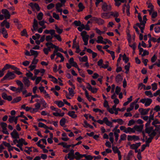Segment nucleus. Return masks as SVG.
<instances>
[{"instance_id": "50", "label": "nucleus", "mask_w": 160, "mask_h": 160, "mask_svg": "<svg viewBox=\"0 0 160 160\" xmlns=\"http://www.w3.org/2000/svg\"><path fill=\"white\" fill-rule=\"evenodd\" d=\"M126 134L123 133L120 136V139L121 140H126Z\"/></svg>"}, {"instance_id": "64", "label": "nucleus", "mask_w": 160, "mask_h": 160, "mask_svg": "<svg viewBox=\"0 0 160 160\" xmlns=\"http://www.w3.org/2000/svg\"><path fill=\"white\" fill-rule=\"evenodd\" d=\"M93 158V157L91 155H87L86 157V160H92Z\"/></svg>"}, {"instance_id": "23", "label": "nucleus", "mask_w": 160, "mask_h": 160, "mask_svg": "<svg viewBox=\"0 0 160 160\" xmlns=\"http://www.w3.org/2000/svg\"><path fill=\"white\" fill-rule=\"evenodd\" d=\"M79 61L81 62H86L88 60V57L86 56H85L82 58L79 57Z\"/></svg>"}, {"instance_id": "14", "label": "nucleus", "mask_w": 160, "mask_h": 160, "mask_svg": "<svg viewBox=\"0 0 160 160\" xmlns=\"http://www.w3.org/2000/svg\"><path fill=\"white\" fill-rule=\"evenodd\" d=\"M124 132L125 133H130L131 132H135V130L134 128H131L129 127L127 128V129H125L124 131Z\"/></svg>"}, {"instance_id": "32", "label": "nucleus", "mask_w": 160, "mask_h": 160, "mask_svg": "<svg viewBox=\"0 0 160 160\" xmlns=\"http://www.w3.org/2000/svg\"><path fill=\"white\" fill-rule=\"evenodd\" d=\"M38 126L39 127L43 128L46 129H47V126L46 125L41 122L38 123Z\"/></svg>"}, {"instance_id": "2", "label": "nucleus", "mask_w": 160, "mask_h": 160, "mask_svg": "<svg viewBox=\"0 0 160 160\" xmlns=\"http://www.w3.org/2000/svg\"><path fill=\"white\" fill-rule=\"evenodd\" d=\"M101 8L104 12H109L112 10L111 6L110 5H108L105 2H103Z\"/></svg>"}, {"instance_id": "4", "label": "nucleus", "mask_w": 160, "mask_h": 160, "mask_svg": "<svg viewBox=\"0 0 160 160\" xmlns=\"http://www.w3.org/2000/svg\"><path fill=\"white\" fill-rule=\"evenodd\" d=\"M112 149L114 153H117L118 157V160H121L122 156L120 151L119 150L117 147H115L113 145L112 146Z\"/></svg>"}, {"instance_id": "54", "label": "nucleus", "mask_w": 160, "mask_h": 160, "mask_svg": "<svg viewBox=\"0 0 160 160\" xmlns=\"http://www.w3.org/2000/svg\"><path fill=\"white\" fill-rule=\"evenodd\" d=\"M53 37H55L58 41L60 42L62 41L61 38L59 35H54Z\"/></svg>"}, {"instance_id": "1", "label": "nucleus", "mask_w": 160, "mask_h": 160, "mask_svg": "<svg viewBox=\"0 0 160 160\" xmlns=\"http://www.w3.org/2000/svg\"><path fill=\"white\" fill-rule=\"evenodd\" d=\"M16 77V76L13 72H11L9 71H8L7 73L3 77V78L1 79V81H2L7 79L8 80L13 79H14Z\"/></svg>"}, {"instance_id": "6", "label": "nucleus", "mask_w": 160, "mask_h": 160, "mask_svg": "<svg viewBox=\"0 0 160 160\" xmlns=\"http://www.w3.org/2000/svg\"><path fill=\"white\" fill-rule=\"evenodd\" d=\"M0 125L2 129V132L4 134L8 135L9 133L8 131L7 130V124L6 122H2L1 123Z\"/></svg>"}, {"instance_id": "57", "label": "nucleus", "mask_w": 160, "mask_h": 160, "mask_svg": "<svg viewBox=\"0 0 160 160\" xmlns=\"http://www.w3.org/2000/svg\"><path fill=\"white\" fill-rule=\"evenodd\" d=\"M158 16V13L157 12H154L152 13L151 17L152 18H155Z\"/></svg>"}, {"instance_id": "30", "label": "nucleus", "mask_w": 160, "mask_h": 160, "mask_svg": "<svg viewBox=\"0 0 160 160\" xmlns=\"http://www.w3.org/2000/svg\"><path fill=\"white\" fill-rule=\"evenodd\" d=\"M45 45L47 47H48V46L49 45H51L50 47V48H55L57 47L56 46L53 44L51 42H48L46 43Z\"/></svg>"}, {"instance_id": "9", "label": "nucleus", "mask_w": 160, "mask_h": 160, "mask_svg": "<svg viewBox=\"0 0 160 160\" xmlns=\"http://www.w3.org/2000/svg\"><path fill=\"white\" fill-rule=\"evenodd\" d=\"M150 110V108L146 109H143L142 108H139V111L140 112L141 115H146L148 113Z\"/></svg>"}, {"instance_id": "10", "label": "nucleus", "mask_w": 160, "mask_h": 160, "mask_svg": "<svg viewBox=\"0 0 160 160\" xmlns=\"http://www.w3.org/2000/svg\"><path fill=\"white\" fill-rule=\"evenodd\" d=\"M2 33L3 35V37L6 38H8V34L7 32V31L6 29L4 28H3L2 29H0V33Z\"/></svg>"}, {"instance_id": "12", "label": "nucleus", "mask_w": 160, "mask_h": 160, "mask_svg": "<svg viewBox=\"0 0 160 160\" xmlns=\"http://www.w3.org/2000/svg\"><path fill=\"white\" fill-rule=\"evenodd\" d=\"M143 127V125H141L140 126L135 125L134 127V128L135 130L141 132L142 131Z\"/></svg>"}, {"instance_id": "45", "label": "nucleus", "mask_w": 160, "mask_h": 160, "mask_svg": "<svg viewBox=\"0 0 160 160\" xmlns=\"http://www.w3.org/2000/svg\"><path fill=\"white\" fill-rule=\"evenodd\" d=\"M42 78L41 77H37L35 81V84H38L41 81Z\"/></svg>"}, {"instance_id": "37", "label": "nucleus", "mask_w": 160, "mask_h": 160, "mask_svg": "<svg viewBox=\"0 0 160 160\" xmlns=\"http://www.w3.org/2000/svg\"><path fill=\"white\" fill-rule=\"evenodd\" d=\"M43 14L42 12H39L37 16V18L39 20H41L42 19Z\"/></svg>"}, {"instance_id": "31", "label": "nucleus", "mask_w": 160, "mask_h": 160, "mask_svg": "<svg viewBox=\"0 0 160 160\" xmlns=\"http://www.w3.org/2000/svg\"><path fill=\"white\" fill-rule=\"evenodd\" d=\"M55 29L57 33L59 34H61L63 32V29L59 28L57 25H55Z\"/></svg>"}, {"instance_id": "56", "label": "nucleus", "mask_w": 160, "mask_h": 160, "mask_svg": "<svg viewBox=\"0 0 160 160\" xmlns=\"http://www.w3.org/2000/svg\"><path fill=\"white\" fill-rule=\"evenodd\" d=\"M58 145H62L64 148H66L67 146V143L65 142H61L58 144Z\"/></svg>"}, {"instance_id": "13", "label": "nucleus", "mask_w": 160, "mask_h": 160, "mask_svg": "<svg viewBox=\"0 0 160 160\" xmlns=\"http://www.w3.org/2000/svg\"><path fill=\"white\" fill-rule=\"evenodd\" d=\"M57 48H55V49L53 52V54H51L50 56V58L51 60H53L54 58L55 54V53L58 52V51L59 48L58 46H57Z\"/></svg>"}, {"instance_id": "11", "label": "nucleus", "mask_w": 160, "mask_h": 160, "mask_svg": "<svg viewBox=\"0 0 160 160\" xmlns=\"http://www.w3.org/2000/svg\"><path fill=\"white\" fill-rule=\"evenodd\" d=\"M23 82H24L25 85L28 87L30 85V81L26 77H23Z\"/></svg>"}, {"instance_id": "60", "label": "nucleus", "mask_w": 160, "mask_h": 160, "mask_svg": "<svg viewBox=\"0 0 160 160\" xmlns=\"http://www.w3.org/2000/svg\"><path fill=\"white\" fill-rule=\"evenodd\" d=\"M36 58H34L33 59V60L32 62V64H37L38 63V59H36Z\"/></svg>"}, {"instance_id": "8", "label": "nucleus", "mask_w": 160, "mask_h": 160, "mask_svg": "<svg viewBox=\"0 0 160 160\" xmlns=\"http://www.w3.org/2000/svg\"><path fill=\"white\" fill-rule=\"evenodd\" d=\"M10 134L12 138L13 139H18L19 138V134L15 129L13 130V131L10 133Z\"/></svg>"}, {"instance_id": "42", "label": "nucleus", "mask_w": 160, "mask_h": 160, "mask_svg": "<svg viewBox=\"0 0 160 160\" xmlns=\"http://www.w3.org/2000/svg\"><path fill=\"white\" fill-rule=\"evenodd\" d=\"M103 37L101 36H99L98 37V40L97 41V42L98 43H101L102 42L103 40Z\"/></svg>"}, {"instance_id": "49", "label": "nucleus", "mask_w": 160, "mask_h": 160, "mask_svg": "<svg viewBox=\"0 0 160 160\" xmlns=\"http://www.w3.org/2000/svg\"><path fill=\"white\" fill-rule=\"evenodd\" d=\"M157 59V57L156 56L155 54L153 55L151 59V61L152 62H154Z\"/></svg>"}, {"instance_id": "44", "label": "nucleus", "mask_w": 160, "mask_h": 160, "mask_svg": "<svg viewBox=\"0 0 160 160\" xmlns=\"http://www.w3.org/2000/svg\"><path fill=\"white\" fill-rule=\"evenodd\" d=\"M152 89L153 91H155L157 89V84L156 83L154 82L152 84Z\"/></svg>"}, {"instance_id": "34", "label": "nucleus", "mask_w": 160, "mask_h": 160, "mask_svg": "<svg viewBox=\"0 0 160 160\" xmlns=\"http://www.w3.org/2000/svg\"><path fill=\"white\" fill-rule=\"evenodd\" d=\"M108 12L107 13H102L101 14V17L102 18H109V17H108Z\"/></svg>"}, {"instance_id": "20", "label": "nucleus", "mask_w": 160, "mask_h": 160, "mask_svg": "<svg viewBox=\"0 0 160 160\" xmlns=\"http://www.w3.org/2000/svg\"><path fill=\"white\" fill-rule=\"evenodd\" d=\"M54 103L57 104L59 108L62 107L64 105V103L61 101H55Z\"/></svg>"}, {"instance_id": "47", "label": "nucleus", "mask_w": 160, "mask_h": 160, "mask_svg": "<svg viewBox=\"0 0 160 160\" xmlns=\"http://www.w3.org/2000/svg\"><path fill=\"white\" fill-rule=\"evenodd\" d=\"M121 91V88L118 86H117L116 88L115 92L117 94H118Z\"/></svg>"}, {"instance_id": "17", "label": "nucleus", "mask_w": 160, "mask_h": 160, "mask_svg": "<svg viewBox=\"0 0 160 160\" xmlns=\"http://www.w3.org/2000/svg\"><path fill=\"white\" fill-rule=\"evenodd\" d=\"M38 22L36 19H34V22L32 26L34 30H37L38 27Z\"/></svg>"}, {"instance_id": "16", "label": "nucleus", "mask_w": 160, "mask_h": 160, "mask_svg": "<svg viewBox=\"0 0 160 160\" xmlns=\"http://www.w3.org/2000/svg\"><path fill=\"white\" fill-rule=\"evenodd\" d=\"M75 113V112L74 111H69L68 114L72 118H76L77 117V116Z\"/></svg>"}, {"instance_id": "5", "label": "nucleus", "mask_w": 160, "mask_h": 160, "mask_svg": "<svg viewBox=\"0 0 160 160\" xmlns=\"http://www.w3.org/2000/svg\"><path fill=\"white\" fill-rule=\"evenodd\" d=\"M7 66H10V68L14 70V73L17 75H21L22 74V72L19 71V69L17 67L14 66L10 65L8 64H7Z\"/></svg>"}, {"instance_id": "29", "label": "nucleus", "mask_w": 160, "mask_h": 160, "mask_svg": "<svg viewBox=\"0 0 160 160\" xmlns=\"http://www.w3.org/2000/svg\"><path fill=\"white\" fill-rule=\"evenodd\" d=\"M122 57L123 60L124 61L125 63H127L129 61V58L127 57L125 53H124L123 56H122Z\"/></svg>"}, {"instance_id": "27", "label": "nucleus", "mask_w": 160, "mask_h": 160, "mask_svg": "<svg viewBox=\"0 0 160 160\" xmlns=\"http://www.w3.org/2000/svg\"><path fill=\"white\" fill-rule=\"evenodd\" d=\"M66 122V119L65 118H62L60 120L59 123L60 125L62 127H63L65 125Z\"/></svg>"}, {"instance_id": "25", "label": "nucleus", "mask_w": 160, "mask_h": 160, "mask_svg": "<svg viewBox=\"0 0 160 160\" xmlns=\"http://www.w3.org/2000/svg\"><path fill=\"white\" fill-rule=\"evenodd\" d=\"M17 84L20 86V90H22L23 88V85L21 81L17 80L16 81Z\"/></svg>"}, {"instance_id": "21", "label": "nucleus", "mask_w": 160, "mask_h": 160, "mask_svg": "<svg viewBox=\"0 0 160 160\" xmlns=\"http://www.w3.org/2000/svg\"><path fill=\"white\" fill-rule=\"evenodd\" d=\"M152 102V100L151 99L149 98H147L146 99V102L145 103V106H149Z\"/></svg>"}, {"instance_id": "38", "label": "nucleus", "mask_w": 160, "mask_h": 160, "mask_svg": "<svg viewBox=\"0 0 160 160\" xmlns=\"http://www.w3.org/2000/svg\"><path fill=\"white\" fill-rule=\"evenodd\" d=\"M72 24L75 25L76 26H80L81 24V22L80 21H75L72 23Z\"/></svg>"}, {"instance_id": "26", "label": "nucleus", "mask_w": 160, "mask_h": 160, "mask_svg": "<svg viewBox=\"0 0 160 160\" xmlns=\"http://www.w3.org/2000/svg\"><path fill=\"white\" fill-rule=\"evenodd\" d=\"M110 13H111V16H112L115 18H117L119 15L118 12L117 11H115L114 12H110Z\"/></svg>"}, {"instance_id": "28", "label": "nucleus", "mask_w": 160, "mask_h": 160, "mask_svg": "<svg viewBox=\"0 0 160 160\" xmlns=\"http://www.w3.org/2000/svg\"><path fill=\"white\" fill-rule=\"evenodd\" d=\"M21 36H25L26 37L28 36L27 30L26 29H24L21 32Z\"/></svg>"}, {"instance_id": "55", "label": "nucleus", "mask_w": 160, "mask_h": 160, "mask_svg": "<svg viewBox=\"0 0 160 160\" xmlns=\"http://www.w3.org/2000/svg\"><path fill=\"white\" fill-rule=\"evenodd\" d=\"M9 118L8 119V121L11 123L13 122L14 121V118H15L14 116H9Z\"/></svg>"}, {"instance_id": "58", "label": "nucleus", "mask_w": 160, "mask_h": 160, "mask_svg": "<svg viewBox=\"0 0 160 160\" xmlns=\"http://www.w3.org/2000/svg\"><path fill=\"white\" fill-rule=\"evenodd\" d=\"M160 123V122L157 119H156L155 120H154L152 123V125H156V124H157Z\"/></svg>"}, {"instance_id": "43", "label": "nucleus", "mask_w": 160, "mask_h": 160, "mask_svg": "<svg viewBox=\"0 0 160 160\" xmlns=\"http://www.w3.org/2000/svg\"><path fill=\"white\" fill-rule=\"evenodd\" d=\"M53 37L52 36H50V35L47 36L46 38V41L48 42H49L50 41H52V39L53 38Z\"/></svg>"}, {"instance_id": "63", "label": "nucleus", "mask_w": 160, "mask_h": 160, "mask_svg": "<svg viewBox=\"0 0 160 160\" xmlns=\"http://www.w3.org/2000/svg\"><path fill=\"white\" fill-rule=\"evenodd\" d=\"M154 31L156 33H158L160 32V27H156L154 28Z\"/></svg>"}, {"instance_id": "40", "label": "nucleus", "mask_w": 160, "mask_h": 160, "mask_svg": "<svg viewBox=\"0 0 160 160\" xmlns=\"http://www.w3.org/2000/svg\"><path fill=\"white\" fill-rule=\"evenodd\" d=\"M145 94L147 96H150V97L151 98L152 97H153L152 92L150 91H146L145 92Z\"/></svg>"}, {"instance_id": "3", "label": "nucleus", "mask_w": 160, "mask_h": 160, "mask_svg": "<svg viewBox=\"0 0 160 160\" xmlns=\"http://www.w3.org/2000/svg\"><path fill=\"white\" fill-rule=\"evenodd\" d=\"M96 22L99 25H101L103 24L105 22L104 21L100 18H98L97 17H93L91 19Z\"/></svg>"}, {"instance_id": "36", "label": "nucleus", "mask_w": 160, "mask_h": 160, "mask_svg": "<svg viewBox=\"0 0 160 160\" xmlns=\"http://www.w3.org/2000/svg\"><path fill=\"white\" fill-rule=\"evenodd\" d=\"M40 102L44 108L46 107L47 103L45 102L43 98H42L40 99Z\"/></svg>"}, {"instance_id": "35", "label": "nucleus", "mask_w": 160, "mask_h": 160, "mask_svg": "<svg viewBox=\"0 0 160 160\" xmlns=\"http://www.w3.org/2000/svg\"><path fill=\"white\" fill-rule=\"evenodd\" d=\"M68 90L69 95L72 96H74V93L73 89L72 88H68Z\"/></svg>"}, {"instance_id": "59", "label": "nucleus", "mask_w": 160, "mask_h": 160, "mask_svg": "<svg viewBox=\"0 0 160 160\" xmlns=\"http://www.w3.org/2000/svg\"><path fill=\"white\" fill-rule=\"evenodd\" d=\"M152 132L149 127H146L145 129V132L146 133L149 134Z\"/></svg>"}, {"instance_id": "24", "label": "nucleus", "mask_w": 160, "mask_h": 160, "mask_svg": "<svg viewBox=\"0 0 160 160\" xmlns=\"http://www.w3.org/2000/svg\"><path fill=\"white\" fill-rule=\"evenodd\" d=\"M75 159L77 160H79L81 159V154L77 152L75 153Z\"/></svg>"}, {"instance_id": "41", "label": "nucleus", "mask_w": 160, "mask_h": 160, "mask_svg": "<svg viewBox=\"0 0 160 160\" xmlns=\"http://www.w3.org/2000/svg\"><path fill=\"white\" fill-rule=\"evenodd\" d=\"M54 4L53 3H51L47 6V8L48 10H50L54 8Z\"/></svg>"}, {"instance_id": "52", "label": "nucleus", "mask_w": 160, "mask_h": 160, "mask_svg": "<svg viewBox=\"0 0 160 160\" xmlns=\"http://www.w3.org/2000/svg\"><path fill=\"white\" fill-rule=\"evenodd\" d=\"M108 64L109 62L108 61H107L106 62V64H103V65L101 67H100V68H107L108 67Z\"/></svg>"}, {"instance_id": "51", "label": "nucleus", "mask_w": 160, "mask_h": 160, "mask_svg": "<svg viewBox=\"0 0 160 160\" xmlns=\"http://www.w3.org/2000/svg\"><path fill=\"white\" fill-rule=\"evenodd\" d=\"M4 15V17L6 18V19H8L10 18V14L9 13V12H8L6 14H5Z\"/></svg>"}, {"instance_id": "46", "label": "nucleus", "mask_w": 160, "mask_h": 160, "mask_svg": "<svg viewBox=\"0 0 160 160\" xmlns=\"http://www.w3.org/2000/svg\"><path fill=\"white\" fill-rule=\"evenodd\" d=\"M53 17L57 20H58L59 19V17L58 14H57L55 12L53 13Z\"/></svg>"}, {"instance_id": "15", "label": "nucleus", "mask_w": 160, "mask_h": 160, "mask_svg": "<svg viewBox=\"0 0 160 160\" xmlns=\"http://www.w3.org/2000/svg\"><path fill=\"white\" fill-rule=\"evenodd\" d=\"M31 52V56H34V58H36L38 55V51L31 49L30 50Z\"/></svg>"}, {"instance_id": "48", "label": "nucleus", "mask_w": 160, "mask_h": 160, "mask_svg": "<svg viewBox=\"0 0 160 160\" xmlns=\"http://www.w3.org/2000/svg\"><path fill=\"white\" fill-rule=\"evenodd\" d=\"M141 87L140 88V90H141L143 88H144V89H145V88H146V86L145 85L143 84L142 83H140L138 84V89Z\"/></svg>"}, {"instance_id": "61", "label": "nucleus", "mask_w": 160, "mask_h": 160, "mask_svg": "<svg viewBox=\"0 0 160 160\" xmlns=\"http://www.w3.org/2000/svg\"><path fill=\"white\" fill-rule=\"evenodd\" d=\"M2 144L6 147L8 148L11 147L10 144L9 143H7L6 142L3 141Z\"/></svg>"}, {"instance_id": "19", "label": "nucleus", "mask_w": 160, "mask_h": 160, "mask_svg": "<svg viewBox=\"0 0 160 160\" xmlns=\"http://www.w3.org/2000/svg\"><path fill=\"white\" fill-rule=\"evenodd\" d=\"M21 100V97L20 96L18 97L15 98H14L12 101L11 103H17L20 101Z\"/></svg>"}, {"instance_id": "33", "label": "nucleus", "mask_w": 160, "mask_h": 160, "mask_svg": "<svg viewBox=\"0 0 160 160\" xmlns=\"http://www.w3.org/2000/svg\"><path fill=\"white\" fill-rule=\"evenodd\" d=\"M7 64L4 66V67L2 69L1 71L0 70V77L3 76L4 74V72L6 70V67L7 66Z\"/></svg>"}, {"instance_id": "22", "label": "nucleus", "mask_w": 160, "mask_h": 160, "mask_svg": "<svg viewBox=\"0 0 160 160\" xmlns=\"http://www.w3.org/2000/svg\"><path fill=\"white\" fill-rule=\"evenodd\" d=\"M116 81L117 82H119L122 81V78L120 74H118L116 77Z\"/></svg>"}, {"instance_id": "7", "label": "nucleus", "mask_w": 160, "mask_h": 160, "mask_svg": "<svg viewBox=\"0 0 160 160\" xmlns=\"http://www.w3.org/2000/svg\"><path fill=\"white\" fill-rule=\"evenodd\" d=\"M29 6L32 8L33 11H34L35 8L38 11H39L40 10V8L38 4L37 3H35L33 4L32 2L30 3Z\"/></svg>"}, {"instance_id": "18", "label": "nucleus", "mask_w": 160, "mask_h": 160, "mask_svg": "<svg viewBox=\"0 0 160 160\" xmlns=\"http://www.w3.org/2000/svg\"><path fill=\"white\" fill-rule=\"evenodd\" d=\"M78 7L79 8V9L77 11L78 12L82 11L85 8V7L83 5V4L81 2L78 4Z\"/></svg>"}, {"instance_id": "53", "label": "nucleus", "mask_w": 160, "mask_h": 160, "mask_svg": "<svg viewBox=\"0 0 160 160\" xmlns=\"http://www.w3.org/2000/svg\"><path fill=\"white\" fill-rule=\"evenodd\" d=\"M103 60L102 59H100L98 62V65L100 67H101L102 66V64H103Z\"/></svg>"}, {"instance_id": "62", "label": "nucleus", "mask_w": 160, "mask_h": 160, "mask_svg": "<svg viewBox=\"0 0 160 160\" xmlns=\"http://www.w3.org/2000/svg\"><path fill=\"white\" fill-rule=\"evenodd\" d=\"M129 46L132 48L133 50H135L136 47V43L134 42L133 44L132 45L129 44Z\"/></svg>"}, {"instance_id": "39", "label": "nucleus", "mask_w": 160, "mask_h": 160, "mask_svg": "<svg viewBox=\"0 0 160 160\" xmlns=\"http://www.w3.org/2000/svg\"><path fill=\"white\" fill-rule=\"evenodd\" d=\"M134 106L133 104L131 103L130 104V107L127 108V112H129L132 111L133 109Z\"/></svg>"}]
</instances>
